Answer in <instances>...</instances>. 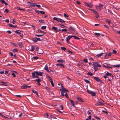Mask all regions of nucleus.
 Listing matches in <instances>:
<instances>
[{
	"label": "nucleus",
	"mask_w": 120,
	"mask_h": 120,
	"mask_svg": "<svg viewBox=\"0 0 120 120\" xmlns=\"http://www.w3.org/2000/svg\"><path fill=\"white\" fill-rule=\"evenodd\" d=\"M44 73L40 71H35L34 72H33L32 73V78H39V77L38 76H42V74H43Z\"/></svg>",
	"instance_id": "f257e3e1"
},
{
	"label": "nucleus",
	"mask_w": 120,
	"mask_h": 120,
	"mask_svg": "<svg viewBox=\"0 0 120 120\" xmlns=\"http://www.w3.org/2000/svg\"><path fill=\"white\" fill-rule=\"evenodd\" d=\"M53 19L54 20L58 22H61L63 23H64L65 22L62 19L60 18H58L57 17H54Z\"/></svg>",
	"instance_id": "f03ea898"
},
{
	"label": "nucleus",
	"mask_w": 120,
	"mask_h": 120,
	"mask_svg": "<svg viewBox=\"0 0 120 120\" xmlns=\"http://www.w3.org/2000/svg\"><path fill=\"white\" fill-rule=\"evenodd\" d=\"M68 30L71 32L72 33V32H75V28L72 26H70L68 28Z\"/></svg>",
	"instance_id": "7ed1b4c3"
},
{
	"label": "nucleus",
	"mask_w": 120,
	"mask_h": 120,
	"mask_svg": "<svg viewBox=\"0 0 120 120\" xmlns=\"http://www.w3.org/2000/svg\"><path fill=\"white\" fill-rule=\"evenodd\" d=\"M27 4L28 6L30 7H34L36 5L35 3L30 1L27 2Z\"/></svg>",
	"instance_id": "20e7f679"
},
{
	"label": "nucleus",
	"mask_w": 120,
	"mask_h": 120,
	"mask_svg": "<svg viewBox=\"0 0 120 120\" xmlns=\"http://www.w3.org/2000/svg\"><path fill=\"white\" fill-rule=\"evenodd\" d=\"M34 11L36 13L38 14H39L40 13L43 15H44L45 14V12L43 11H39L38 10H37L36 9H34Z\"/></svg>",
	"instance_id": "39448f33"
},
{
	"label": "nucleus",
	"mask_w": 120,
	"mask_h": 120,
	"mask_svg": "<svg viewBox=\"0 0 120 120\" xmlns=\"http://www.w3.org/2000/svg\"><path fill=\"white\" fill-rule=\"evenodd\" d=\"M84 4L85 5L90 8H92L93 6V4L91 3H89V4H88L87 2H85Z\"/></svg>",
	"instance_id": "423d86ee"
},
{
	"label": "nucleus",
	"mask_w": 120,
	"mask_h": 120,
	"mask_svg": "<svg viewBox=\"0 0 120 120\" xmlns=\"http://www.w3.org/2000/svg\"><path fill=\"white\" fill-rule=\"evenodd\" d=\"M92 65L94 67V71H97L98 70V67L95 64V63H94V62L93 63Z\"/></svg>",
	"instance_id": "0eeeda50"
},
{
	"label": "nucleus",
	"mask_w": 120,
	"mask_h": 120,
	"mask_svg": "<svg viewBox=\"0 0 120 120\" xmlns=\"http://www.w3.org/2000/svg\"><path fill=\"white\" fill-rule=\"evenodd\" d=\"M94 78L97 82H101V80L100 79L99 77H95Z\"/></svg>",
	"instance_id": "6e6552de"
},
{
	"label": "nucleus",
	"mask_w": 120,
	"mask_h": 120,
	"mask_svg": "<svg viewBox=\"0 0 120 120\" xmlns=\"http://www.w3.org/2000/svg\"><path fill=\"white\" fill-rule=\"evenodd\" d=\"M34 81H37L38 83V85H41V84L40 83V82L41 81V79H39V78H38V79H35L34 80Z\"/></svg>",
	"instance_id": "1a4fd4ad"
},
{
	"label": "nucleus",
	"mask_w": 120,
	"mask_h": 120,
	"mask_svg": "<svg viewBox=\"0 0 120 120\" xmlns=\"http://www.w3.org/2000/svg\"><path fill=\"white\" fill-rule=\"evenodd\" d=\"M104 105V104L102 103L100 101H98L97 102L96 104H95L96 105Z\"/></svg>",
	"instance_id": "9d476101"
},
{
	"label": "nucleus",
	"mask_w": 120,
	"mask_h": 120,
	"mask_svg": "<svg viewBox=\"0 0 120 120\" xmlns=\"http://www.w3.org/2000/svg\"><path fill=\"white\" fill-rule=\"evenodd\" d=\"M19 31H18V30H16L15 32L17 34H20L19 36L21 38H22L23 37V34H22V33L20 32H19Z\"/></svg>",
	"instance_id": "9b49d317"
},
{
	"label": "nucleus",
	"mask_w": 120,
	"mask_h": 120,
	"mask_svg": "<svg viewBox=\"0 0 120 120\" xmlns=\"http://www.w3.org/2000/svg\"><path fill=\"white\" fill-rule=\"evenodd\" d=\"M0 83H3V84H1V85L2 86H7L8 85L7 84L8 83V82H4L3 81H1L0 82Z\"/></svg>",
	"instance_id": "f8f14e48"
},
{
	"label": "nucleus",
	"mask_w": 120,
	"mask_h": 120,
	"mask_svg": "<svg viewBox=\"0 0 120 120\" xmlns=\"http://www.w3.org/2000/svg\"><path fill=\"white\" fill-rule=\"evenodd\" d=\"M27 84H24L22 86H21V88L22 89H27L26 87Z\"/></svg>",
	"instance_id": "ddd939ff"
},
{
	"label": "nucleus",
	"mask_w": 120,
	"mask_h": 120,
	"mask_svg": "<svg viewBox=\"0 0 120 120\" xmlns=\"http://www.w3.org/2000/svg\"><path fill=\"white\" fill-rule=\"evenodd\" d=\"M77 99L79 102H84V101L80 97H77Z\"/></svg>",
	"instance_id": "4468645a"
},
{
	"label": "nucleus",
	"mask_w": 120,
	"mask_h": 120,
	"mask_svg": "<svg viewBox=\"0 0 120 120\" xmlns=\"http://www.w3.org/2000/svg\"><path fill=\"white\" fill-rule=\"evenodd\" d=\"M60 91L62 96L63 97L64 96V94L65 92L64 91V89L63 88L62 89H61L60 90Z\"/></svg>",
	"instance_id": "2eb2a0df"
},
{
	"label": "nucleus",
	"mask_w": 120,
	"mask_h": 120,
	"mask_svg": "<svg viewBox=\"0 0 120 120\" xmlns=\"http://www.w3.org/2000/svg\"><path fill=\"white\" fill-rule=\"evenodd\" d=\"M17 44L20 48H22V46L23 43L22 42H18Z\"/></svg>",
	"instance_id": "dca6fc26"
},
{
	"label": "nucleus",
	"mask_w": 120,
	"mask_h": 120,
	"mask_svg": "<svg viewBox=\"0 0 120 120\" xmlns=\"http://www.w3.org/2000/svg\"><path fill=\"white\" fill-rule=\"evenodd\" d=\"M56 65L57 66H59L63 68H64V65L62 64H56Z\"/></svg>",
	"instance_id": "f3484780"
},
{
	"label": "nucleus",
	"mask_w": 120,
	"mask_h": 120,
	"mask_svg": "<svg viewBox=\"0 0 120 120\" xmlns=\"http://www.w3.org/2000/svg\"><path fill=\"white\" fill-rule=\"evenodd\" d=\"M0 1L1 2L2 4H4L6 6H7L8 5V4L4 0H0Z\"/></svg>",
	"instance_id": "a211bd4d"
},
{
	"label": "nucleus",
	"mask_w": 120,
	"mask_h": 120,
	"mask_svg": "<svg viewBox=\"0 0 120 120\" xmlns=\"http://www.w3.org/2000/svg\"><path fill=\"white\" fill-rule=\"evenodd\" d=\"M69 100L70 101V102L71 103L72 105L74 107H75V102L74 101L72 100H71L70 99H69Z\"/></svg>",
	"instance_id": "6ab92c4d"
},
{
	"label": "nucleus",
	"mask_w": 120,
	"mask_h": 120,
	"mask_svg": "<svg viewBox=\"0 0 120 120\" xmlns=\"http://www.w3.org/2000/svg\"><path fill=\"white\" fill-rule=\"evenodd\" d=\"M72 37L71 36H68L67 38L66 39V41H69V40Z\"/></svg>",
	"instance_id": "aec40b11"
},
{
	"label": "nucleus",
	"mask_w": 120,
	"mask_h": 120,
	"mask_svg": "<svg viewBox=\"0 0 120 120\" xmlns=\"http://www.w3.org/2000/svg\"><path fill=\"white\" fill-rule=\"evenodd\" d=\"M57 61L58 62L61 63H63V62L64 63H65V61L64 60L61 59L58 60Z\"/></svg>",
	"instance_id": "412c9836"
},
{
	"label": "nucleus",
	"mask_w": 120,
	"mask_h": 120,
	"mask_svg": "<svg viewBox=\"0 0 120 120\" xmlns=\"http://www.w3.org/2000/svg\"><path fill=\"white\" fill-rule=\"evenodd\" d=\"M38 53L39 54H42L43 53V51L42 49H40L38 52Z\"/></svg>",
	"instance_id": "4be33fe9"
},
{
	"label": "nucleus",
	"mask_w": 120,
	"mask_h": 120,
	"mask_svg": "<svg viewBox=\"0 0 120 120\" xmlns=\"http://www.w3.org/2000/svg\"><path fill=\"white\" fill-rule=\"evenodd\" d=\"M105 20L107 23L110 24L111 23V21L109 19H106Z\"/></svg>",
	"instance_id": "5701e85b"
},
{
	"label": "nucleus",
	"mask_w": 120,
	"mask_h": 120,
	"mask_svg": "<svg viewBox=\"0 0 120 120\" xmlns=\"http://www.w3.org/2000/svg\"><path fill=\"white\" fill-rule=\"evenodd\" d=\"M92 11L93 12V13L96 15H98V14H99L96 11H95L94 10H92Z\"/></svg>",
	"instance_id": "b1692460"
},
{
	"label": "nucleus",
	"mask_w": 120,
	"mask_h": 120,
	"mask_svg": "<svg viewBox=\"0 0 120 120\" xmlns=\"http://www.w3.org/2000/svg\"><path fill=\"white\" fill-rule=\"evenodd\" d=\"M32 92L36 94L38 96V93L37 91H35L34 90H32Z\"/></svg>",
	"instance_id": "393cba45"
},
{
	"label": "nucleus",
	"mask_w": 120,
	"mask_h": 120,
	"mask_svg": "<svg viewBox=\"0 0 120 120\" xmlns=\"http://www.w3.org/2000/svg\"><path fill=\"white\" fill-rule=\"evenodd\" d=\"M94 63H95V64L98 67H101V65H100L99 64H98V62H94Z\"/></svg>",
	"instance_id": "a878e982"
},
{
	"label": "nucleus",
	"mask_w": 120,
	"mask_h": 120,
	"mask_svg": "<svg viewBox=\"0 0 120 120\" xmlns=\"http://www.w3.org/2000/svg\"><path fill=\"white\" fill-rule=\"evenodd\" d=\"M112 74L109 72H107L105 74V75L107 76H109L111 75Z\"/></svg>",
	"instance_id": "bb28decb"
},
{
	"label": "nucleus",
	"mask_w": 120,
	"mask_h": 120,
	"mask_svg": "<svg viewBox=\"0 0 120 120\" xmlns=\"http://www.w3.org/2000/svg\"><path fill=\"white\" fill-rule=\"evenodd\" d=\"M38 31L39 32H41V33H43L44 34H45L46 33V32H44L43 31H42L41 30H40L39 29H38Z\"/></svg>",
	"instance_id": "cd10ccee"
},
{
	"label": "nucleus",
	"mask_w": 120,
	"mask_h": 120,
	"mask_svg": "<svg viewBox=\"0 0 120 120\" xmlns=\"http://www.w3.org/2000/svg\"><path fill=\"white\" fill-rule=\"evenodd\" d=\"M18 50H17V49H14L12 50V51L13 52H17L18 51Z\"/></svg>",
	"instance_id": "c85d7f7f"
},
{
	"label": "nucleus",
	"mask_w": 120,
	"mask_h": 120,
	"mask_svg": "<svg viewBox=\"0 0 120 120\" xmlns=\"http://www.w3.org/2000/svg\"><path fill=\"white\" fill-rule=\"evenodd\" d=\"M36 38L35 37L34 38H32V40L34 42H37V39H36Z\"/></svg>",
	"instance_id": "c756f323"
},
{
	"label": "nucleus",
	"mask_w": 120,
	"mask_h": 120,
	"mask_svg": "<svg viewBox=\"0 0 120 120\" xmlns=\"http://www.w3.org/2000/svg\"><path fill=\"white\" fill-rule=\"evenodd\" d=\"M99 7L101 9H102L103 5L102 4H99Z\"/></svg>",
	"instance_id": "7c9ffc66"
},
{
	"label": "nucleus",
	"mask_w": 120,
	"mask_h": 120,
	"mask_svg": "<svg viewBox=\"0 0 120 120\" xmlns=\"http://www.w3.org/2000/svg\"><path fill=\"white\" fill-rule=\"evenodd\" d=\"M52 29L54 30H55L56 32L57 30L58 29V28L57 27L54 26L52 27Z\"/></svg>",
	"instance_id": "2f4dec72"
},
{
	"label": "nucleus",
	"mask_w": 120,
	"mask_h": 120,
	"mask_svg": "<svg viewBox=\"0 0 120 120\" xmlns=\"http://www.w3.org/2000/svg\"><path fill=\"white\" fill-rule=\"evenodd\" d=\"M104 53H101L99 54H97L96 55L98 57H99L101 56Z\"/></svg>",
	"instance_id": "473e14b6"
},
{
	"label": "nucleus",
	"mask_w": 120,
	"mask_h": 120,
	"mask_svg": "<svg viewBox=\"0 0 120 120\" xmlns=\"http://www.w3.org/2000/svg\"><path fill=\"white\" fill-rule=\"evenodd\" d=\"M92 96H95L96 95V93L95 92H94L92 91L91 94Z\"/></svg>",
	"instance_id": "72a5a7b5"
},
{
	"label": "nucleus",
	"mask_w": 120,
	"mask_h": 120,
	"mask_svg": "<svg viewBox=\"0 0 120 120\" xmlns=\"http://www.w3.org/2000/svg\"><path fill=\"white\" fill-rule=\"evenodd\" d=\"M51 79V80H50L51 83L52 85V87H53L54 86V85L53 82L52 81V79Z\"/></svg>",
	"instance_id": "f704fd0d"
},
{
	"label": "nucleus",
	"mask_w": 120,
	"mask_h": 120,
	"mask_svg": "<svg viewBox=\"0 0 120 120\" xmlns=\"http://www.w3.org/2000/svg\"><path fill=\"white\" fill-rule=\"evenodd\" d=\"M112 66H113V67H120V64H118L116 65H112Z\"/></svg>",
	"instance_id": "c9c22d12"
},
{
	"label": "nucleus",
	"mask_w": 120,
	"mask_h": 120,
	"mask_svg": "<svg viewBox=\"0 0 120 120\" xmlns=\"http://www.w3.org/2000/svg\"><path fill=\"white\" fill-rule=\"evenodd\" d=\"M35 47L34 46L32 45L31 46V51H33L34 50Z\"/></svg>",
	"instance_id": "e433bc0d"
},
{
	"label": "nucleus",
	"mask_w": 120,
	"mask_h": 120,
	"mask_svg": "<svg viewBox=\"0 0 120 120\" xmlns=\"http://www.w3.org/2000/svg\"><path fill=\"white\" fill-rule=\"evenodd\" d=\"M46 26H42L41 27V28L43 30L44 29H46Z\"/></svg>",
	"instance_id": "4c0bfd02"
},
{
	"label": "nucleus",
	"mask_w": 120,
	"mask_h": 120,
	"mask_svg": "<svg viewBox=\"0 0 120 120\" xmlns=\"http://www.w3.org/2000/svg\"><path fill=\"white\" fill-rule=\"evenodd\" d=\"M88 75H90L91 76H92L93 75V73H91V72H88L87 74Z\"/></svg>",
	"instance_id": "58836bf2"
},
{
	"label": "nucleus",
	"mask_w": 120,
	"mask_h": 120,
	"mask_svg": "<svg viewBox=\"0 0 120 120\" xmlns=\"http://www.w3.org/2000/svg\"><path fill=\"white\" fill-rule=\"evenodd\" d=\"M39 22L41 23H44L45 22V21L44 20H42V19H41L40 20H39Z\"/></svg>",
	"instance_id": "ea45409f"
},
{
	"label": "nucleus",
	"mask_w": 120,
	"mask_h": 120,
	"mask_svg": "<svg viewBox=\"0 0 120 120\" xmlns=\"http://www.w3.org/2000/svg\"><path fill=\"white\" fill-rule=\"evenodd\" d=\"M35 35L37 37H41L43 35H44V34H35Z\"/></svg>",
	"instance_id": "a19ab883"
},
{
	"label": "nucleus",
	"mask_w": 120,
	"mask_h": 120,
	"mask_svg": "<svg viewBox=\"0 0 120 120\" xmlns=\"http://www.w3.org/2000/svg\"><path fill=\"white\" fill-rule=\"evenodd\" d=\"M92 91H91L88 89L87 90V92L88 94H91Z\"/></svg>",
	"instance_id": "79ce46f5"
},
{
	"label": "nucleus",
	"mask_w": 120,
	"mask_h": 120,
	"mask_svg": "<svg viewBox=\"0 0 120 120\" xmlns=\"http://www.w3.org/2000/svg\"><path fill=\"white\" fill-rule=\"evenodd\" d=\"M83 61L86 63L88 62V60L87 59L84 58L83 60Z\"/></svg>",
	"instance_id": "37998d69"
},
{
	"label": "nucleus",
	"mask_w": 120,
	"mask_h": 120,
	"mask_svg": "<svg viewBox=\"0 0 120 120\" xmlns=\"http://www.w3.org/2000/svg\"><path fill=\"white\" fill-rule=\"evenodd\" d=\"M33 58L34 60H35L39 59L38 57V56H34L33 57Z\"/></svg>",
	"instance_id": "c03bdc74"
},
{
	"label": "nucleus",
	"mask_w": 120,
	"mask_h": 120,
	"mask_svg": "<svg viewBox=\"0 0 120 120\" xmlns=\"http://www.w3.org/2000/svg\"><path fill=\"white\" fill-rule=\"evenodd\" d=\"M108 64H107V66H106V68H108V69H110V68H112V67H110L109 66H108Z\"/></svg>",
	"instance_id": "a18cd8bd"
},
{
	"label": "nucleus",
	"mask_w": 120,
	"mask_h": 120,
	"mask_svg": "<svg viewBox=\"0 0 120 120\" xmlns=\"http://www.w3.org/2000/svg\"><path fill=\"white\" fill-rule=\"evenodd\" d=\"M94 34L95 35H97L98 37L100 35V34L99 33H95Z\"/></svg>",
	"instance_id": "49530a36"
},
{
	"label": "nucleus",
	"mask_w": 120,
	"mask_h": 120,
	"mask_svg": "<svg viewBox=\"0 0 120 120\" xmlns=\"http://www.w3.org/2000/svg\"><path fill=\"white\" fill-rule=\"evenodd\" d=\"M84 80L85 82H86V83H90V81H89L88 80H87L86 79H84Z\"/></svg>",
	"instance_id": "de8ad7c7"
},
{
	"label": "nucleus",
	"mask_w": 120,
	"mask_h": 120,
	"mask_svg": "<svg viewBox=\"0 0 120 120\" xmlns=\"http://www.w3.org/2000/svg\"><path fill=\"white\" fill-rule=\"evenodd\" d=\"M68 31V30L66 29H63L61 30L62 32L64 31V32H66Z\"/></svg>",
	"instance_id": "09e8293b"
},
{
	"label": "nucleus",
	"mask_w": 120,
	"mask_h": 120,
	"mask_svg": "<svg viewBox=\"0 0 120 120\" xmlns=\"http://www.w3.org/2000/svg\"><path fill=\"white\" fill-rule=\"evenodd\" d=\"M44 69L45 70H47V69H48V66H47V64H46L45 66V67H44Z\"/></svg>",
	"instance_id": "8fccbe9b"
},
{
	"label": "nucleus",
	"mask_w": 120,
	"mask_h": 120,
	"mask_svg": "<svg viewBox=\"0 0 120 120\" xmlns=\"http://www.w3.org/2000/svg\"><path fill=\"white\" fill-rule=\"evenodd\" d=\"M61 49L62 50L64 51H65L66 49V48L64 47H61Z\"/></svg>",
	"instance_id": "3c124183"
},
{
	"label": "nucleus",
	"mask_w": 120,
	"mask_h": 120,
	"mask_svg": "<svg viewBox=\"0 0 120 120\" xmlns=\"http://www.w3.org/2000/svg\"><path fill=\"white\" fill-rule=\"evenodd\" d=\"M64 15L65 18H67L69 16L68 15H67V14L65 13H64Z\"/></svg>",
	"instance_id": "603ef678"
},
{
	"label": "nucleus",
	"mask_w": 120,
	"mask_h": 120,
	"mask_svg": "<svg viewBox=\"0 0 120 120\" xmlns=\"http://www.w3.org/2000/svg\"><path fill=\"white\" fill-rule=\"evenodd\" d=\"M94 116L95 118H96L98 120H101V118H99L95 116Z\"/></svg>",
	"instance_id": "864d4df0"
},
{
	"label": "nucleus",
	"mask_w": 120,
	"mask_h": 120,
	"mask_svg": "<svg viewBox=\"0 0 120 120\" xmlns=\"http://www.w3.org/2000/svg\"><path fill=\"white\" fill-rule=\"evenodd\" d=\"M35 38H36V39H37V41H41V40L40 39V38H38L36 37H35Z\"/></svg>",
	"instance_id": "5fc2aeb1"
},
{
	"label": "nucleus",
	"mask_w": 120,
	"mask_h": 120,
	"mask_svg": "<svg viewBox=\"0 0 120 120\" xmlns=\"http://www.w3.org/2000/svg\"><path fill=\"white\" fill-rule=\"evenodd\" d=\"M11 75L14 77L15 78L16 77V75L15 73H12Z\"/></svg>",
	"instance_id": "6e6d98bb"
},
{
	"label": "nucleus",
	"mask_w": 120,
	"mask_h": 120,
	"mask_svg": "<svg viewBox=\"0 0 120 120\" xmlns=\"http://www.w3.org/2000/svg\"><path fill=\"white\" fill-rule=\"evenodd\" d=\"M112 52L114 54H116L117 53V51L115 50H113Z\"/></svg>",
	"instance_id": "4d7b16f0"
},
{
	"label": "nucleus",
	"mask_w": 120,
	"mask_h": 120,
	"mask_svg": "<svg viewBox=\"0 0 120 120\" xmlns=\"http://www.w3.org/2000/svg\"><path fill=\"white\" fill-rule=\"evenodd\" d=\"M4 11L7 13H8L9 12V10H8L7 8L5 9V10Z\"/></svg>",
	"instance_id": "13d9d810"
},
{
	"label": "nucleus",
	"mask_w": 120,
	"mask_h": 120,
	"mask_svg": "<svg viewBox=\"0 0 120 120\" xmlns=\"http://www.w3.org/2000/svg\"><path fill=\"white\" fill-rule=\"evenodd\" d=\"M12 23L13 24H14L15 23V21L14 19H13Z\"/></svg>",
	"instance_id": "bf43d9fd"
},
{
	"label": "nucleus",
	"mask_w": 120,
	"mask_h": 120,
	"mask_svg": "<svg viewBox=\"0 0 120 120\" xmlns=\"http://www.w3.org/2000/svg\"><path fill=\"white\" fill-rule=\"evenodd\" d=\"M63 89H64V91H65V92H69L68 90H67L65 88H63Z\"/></svg>",
	"instance_id": "052dcab7"
},
{
	"label": "nucleus",
	"mask_w": 120,
	"mask_h": 120,
	"mask_svg": "<svg viewBox=\"0 0 120 120\" xmlns=\"http://www.w3.org/2000/svg\"><path fill=\"white\" fill-rule=\"evenodd\" d=\"M67 51H68L69 52L71 53V54H73V52L71 51H70L69 50H68Z\"/></svg>",
	"instance_id": "680f3d73"
},
{
	"label": "nucleus",
	"mask_w": 120,
	"mask_h": 120,
	"mask_svg": "<svg viewBox=\"0 0 120 120\" xmlns=\"http://www.w3.org/2000/svg\"><path fill=\"white\" fill-rule=\"evenodd\" d=\"M45 115H46V117H47L48 118H49V114L48 113L45 114Z\"/></svg>",
	"instance_id": "e2e57ef3"
},
{
	"label": "nucleus",
	"mask_w": 120,
	"mask_h": 120,
	"mask_svg": "<svg viewBox=\"0 0 120 120\" xmlns=\"http://www.w3.org/2000/svg\"><path fill=\"white\" fill-rule=\"evenodd\" d=\"M50 118H51V119H52V118H53L54 117V116L52 115H50Z\"/></svg>",
	"instance_id": "0e129e2a"
},
{
	"label": "nucleus",
	"mask_w": 120,
	"mask_h": 120,
	"mask_svg": "<svg viewBox=\"0 0 120 120\" xmlns=\"http://www.w3.org/2000/svg\"><path fill=\"white\" fill-rule=\"evenodd\" d=\"M9 54L11 56H13V54L11 52H9Z\"/></svg>",
	"instance_id": "69168bd1"
},
{
	"label": "nucleus",
	"mask_w": 120,
	"mask_h": 120,
	"mask_svg": "<svg viewBox=\"0 0 120 120\" xmlns=\"http://www.w3.org/2000/svg\"><path fill=\"white\" fill-rule=\"evenodd\" d=\"M60 108H61V109L62 110H63L64 108H63V106L62 105H60Z\"/></svg>",
	"instance_id": "338daca9"
},
{
	"label": "nucleus",
	"mask_w": 120,
	"mask_h": 120,
	"mask_svg": "<svg viewBox=\"0 0 120 120\" xmlns=\"http://www.w3.org/2000/svg\"><path fill=\"white\" fill-rule=\"evenodd\" d=\"M8 25L9 26L11 27H13V25L11 24H9Z\"/></svg>",
	"instance_id": "774afa93"
}]
</instances>
